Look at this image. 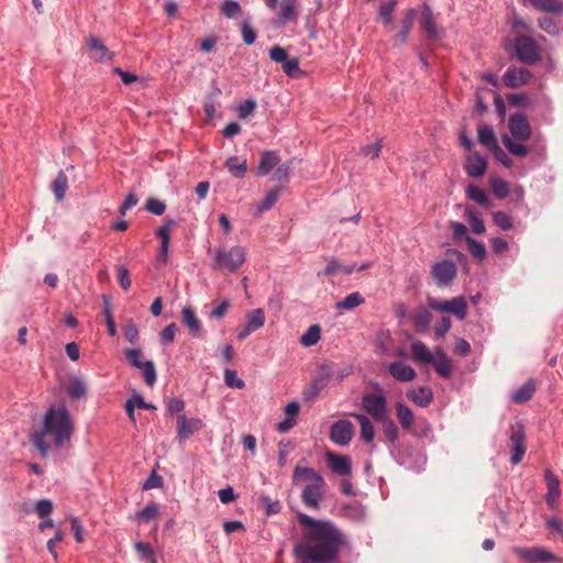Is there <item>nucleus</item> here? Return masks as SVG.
<instances>
[{"label":"nucleus","mask_w":563,"mask_h":563,"mask_svg":"<svg viewBox=\"0 0 563 563\" xmlns=\"http://www.w3.org/2000/svg\"><path fill=\"white\" fill-rule=\"evenodd\" d=\"M353 417L360 422L361 439L365 442H372L375 437V429L372 421L363 413H354Z\"/></svg>","instance_id":"32"},{"label":"nucleus","mask_w":563,"mask_h":563,"mask_svg":"<svg viewBox=\"0 0 563 563\" xmlns=\"http://www.w3.org/2000/svg\"><path fill=\"white\" fill-rule=\"evenodd\" d=\"M526 431L521 423H516L510 428V434L508 439V445L512 451L510 462L516 465L522 461L526 454Z\"/></svg>","instance_id":"9"},{"label":"nucleus","mask_w":563,"mask_h":563,"mask_svg":"<svg viewBox=\"0 0 563 563\" xmlns=\"http://www.w3.org/2000/svg\"><path fill=\"white\" fill-rule=\"evenodd\" d=\"M88 48L91 54L90 57L97 63H107L112 60L113 53L96 36H90L87 41Z\"/></svg>","instance_id":"19"},{"label":"nucleus","mask_w":563,"mask_h":563,"mask_svg":"<svg viewBox=\"0 0 563 563\" xmlns=\"http://www.w3.org/2000/svg\"><path fill=\"white\" fill-rule=\"evenodd\" d=\"M124 339L131 343L136 344L140 339V332L134 321L129 320L122 328Z\"/></svg>","instance_id":"54"},{"label":"nucleus","mask_w":563,"mask_h":563,"mask_svg":"<svg viewBox=\"0 0 563 563\" xmlns=\"http://www.w3.org/2000/svg\"><path fill=\"white\" fill-rule=\"evenodd\" d=\"M529 4L540 12L563 16V0H533Z\"/></svg>","instance_id":"26"},{"label":"nucleus","mask_w":563,"mask_h":563,"mask_svg":"<svg viewBox=\"0 0 563 563\" xmlns=\"http://www.w3.org/2000/svg\"><path fill=\"white\" fill-rule=\"evenodd\" d=\"M466 243L468 251L474 258L483 261L486 257L487 253L483 242L477 241L472 236H466Z\"/></svg>","instance_id":"45"},{"label":"nucleus","mask_w":563,"mask_h":563,"mask_svg":"<svg viewBox=\"0 0 563 563\" xmlns=\"http://www.w3.org/2000/svg\"><path fill=\"white\" fill-rule=\"evenodd\" d=\"M324 485L325 482L318 484H307L301 494L302 504L310 509H319Z\"/></svg>","instance_id":"15"},{"label":"nucleus","mask_w":563,"mask_h":563,"mask_svg":"<svg viewBox=\"0 0 563 563\" xmlns=\"http://www.w3.org/2000/svg\"><path fill=\"white\" fill-rule=\"evenodd\" d=\"M365 299L358 291L349 294L343 300L336 301L334 307L338 310H353L364 303Z\"/></svg>","instance_id":"36"},{"label":"nucleus","mask_w":563,"mask_h":563,"mask_svg":"<svg viewBox=\"0 0 563 563\" xmlns=\"http://www.w3.org/2000/svg\"><path fill=\"white\" fill-rule=\"evenodd\" d=\"M181 321L195 336H199L202 330L200 320L197 318L195 311L190 307L181 309Z\"/></svg>","instance_id":"28"},{"label":"nucleus","mask_w":563,"mask_h":563,"mask_svg":"<svg viewBox=\"0 0 563 563\" xmlns=\"http://www.w3.org/2000/svg\"><path fill=\"white\" fill-rule=\"evenodd\" d=\"M300 538L292 554L299 563H338L341 550L349 544L346 534L331 520L316 519L299 512Z\"/></svg>","instance_id":"1"},{"label":"nucleus","mask_w":563,"mask_h":563,"mask_svg":"<svg viewBox=\"0 0 563 563\" xmlns=\"http://www.w3.org/2000/svg\"><path fill=\"white\" fill-rule=\"evenodd\" d=\"M291 161L278 164L273 173V180L278 183H287L290 176Z\"/></svg>","instance_id":"52"},{"label":"nucleus","mask_w":563,"mask_h":563,"mask_svg":"<svg viewBox=\"0 0 563 563\" xmlns=\"http://www.w3.org/2000/svg\"><path fill=\"white\" fill-rule=\"evenodd\" d=\"M457 274V267L451 260H441L431 267V276L438 287L449 286Z\"/></svg>","instance_id":"8"},{"label":"nucleus","mask_w":563,"mask_h":563,"mask_svg":"<svg viewBox=\"0 0 563 563\" xmlns=\"http://www.w3.org/2000/svg\"><path fill=\"white\" fill-rule=\"evenodd\" d=\"M493 222L501 230H510L514 225L511 217L504 211L494 212Z\"/></svg>","instance_id":"60"},{"label":"nucleus","mask_w":563,"mask_h":563,"mask_svg":"<svg viewBox=\"0 0 563 563\" xmlns=\"http://www.w3.org/2000/svg\"><path fill=\"white\" fill-rule=\"evenodd\" d=\"M280 158L275 151H265L261 154L260 164L257 167L258 176H266L279 164Z\"/></svg>","instance_id":"24"},{"label":"nucleus","mask_w":563,"mask_h":563,"mask_svg":"<svg viewBox=\"0 0 563 563\" xmlns=\"http://www.w3.org/2000/svg\"><path fill=\"white\" fill-rule=\"evenodd\" d=\"M73 431L74 422L67 406L64 402L52 405L44 415L42 428L33 433L31 442L42 456H46L51 450L46 435H52L55 446L60 449L69 442Z\"/></svg>","instance_id":"2"},{"label":"nucleus","mask_w":563,"mask_h":563,"mask_svg":"<svg viewBox=\"0 0 563 563\" xmlns=\"http://www.w3.org/2000/svg\"><path fill=\"white\" fill-rule=\"evenodd\" d=\"M487 168V162L484 156L478 153L470 155L466 158V163L464 165L465 173L468 177L479 178L485 174Z\"/></svg>","instance_id":"21"},{"label":"nucleus","mask_w":563,"mask_h":563,"mask_svg":"<svg viewBox=\"0 0 563 563\" xmlns=\"http://www.w3.org/2000/svg\"><path fill=\"white\" fill-rule=\"evenodd\" d=\"M225 168L229 173L238 179H241L245 176L247 172V163L246 159H241L240 157L233 155L229 156L224 162Z\"/></svg>","instance_id":"29"},{"label":"nucleus","mask_w":563,"mask_h":563,"mask_svg":"<svg viewBox=\"0 0 563 563\" xmlns=\"http://www.w3.org/2000/svg\"><path fill=\"white\" fill-rule=\"evenodd\" d=\"M411 352L417 361H420L424 364L434 363V357L432 353L430 352L428 346L421 341H416L411 344Z\"/></svg>","instance_id":"33"},{"label":"nucleus","mask_w":563,"mask_h":563,"mask_svg":"<svg viewBox=\"0 0 563 563\" xmlns=\"http://www.w3.org/2000/svg\"><path fill=\"white\" fill-rule=\"evenodd\" d=\"M437 353L440 355V358L437 363H433L434 368L440 376L448 378L452 373L451 361L440 349L437 350Z\"/></svg>","instance_id":"44"},{"label":"nucleus","mask_w":563,"mask_h":563,"mask_svg":"<svg viewBox=\"0 0 563 563\" xmlns=\"http://www.w3.org/2000/svg\"><path fill=\"white\" fill-rule=\"evenodd\" d=\"M142 372L144 383L152 387L157 380V372L152 361H144L142 367L139 368Z\"/></svg>","instance_id":"46"},{"label":"nucleus","mask_w":563,"mask_h":563,"mask_svg":"<svg viewBox=\"0 0 563 563\" xmlns=\"http://www.w3.org/2000/svg\"><path fill=\"white\" fill-rule=\"evenodd\" d=\"M245 250L242 246H232L229 250L219 247L214 253L212 268L234 273L245 262Z\"/></svg>","instance_id":"3"},{"label":"nucleus","mask_w":563,"mask_h":563,"mask_svg":"<svg viewBox=\"0 0 563 563\" xmlns=\"http://www.w3.org/2000/svg\"><path fill=\"white\" fill-rule=\"evenodd\" d=\"M388 373L398 382L407 383L411 382L416 378L417 373L416 371L410 366L402 362H391L388 365Z\"/></svg>","instance_id":"22"},{"label":"nucleus","mask_w":563,"mask_h":563,"mask_svg":"<svg viewBox=\"0 0 563 563\" xmlns=\"http://www.w3.org/2000/svg\"><path fill=\"white\" fill-rule=\"evenodd\" d=\"M51 188L57 201H62L65 198L68 189V178L63 170L58 172L52 181Z\"/></svg>","instance_id":"31"},{"label":"nucleus","mask_w":563,"mask_h":563,"mask_svg":"<svg viewBox=\"0 0 563 563\" xmlns=\"http://www.w3.org/2000/svg\"><path fill=\"white\" fill-rule=\"evenodd\" d=\"M420 24L429 40L438 41L442 37V31L439 29L433 16V12L429 5L423 7Z\"/></svg>","instance_id":"16"},{"label":"nucleus","mask_w":563,"mask_h":563,"mask_svg":"<svg viewBox=\"0 0 563 563\" xmlns=\"http://www.w3.org/2000/svg\"><path fill=\"white\" fill-rule=\"evenodd\" d=\"M382 421H383L384 434H385L386 439L389 441V443L391 445H395V443L398 440V434H399L397 424L395 423L394 420L389 419L387 416Z\"/></svg>","instance_id":"51"},{"label":"nucleus","mask_w":563,"mask_h":563,"mask_svg":"<svg viewBox=\"0 0 563 563\" xmlns=\"http://www.w3.org/2000/svg\"><path fill=\"white\" fill-rule=\"evenodd\" d=\"M514 52L515 57L526 65H534L541 57L537 42L527 35H518L515 38Z\"/></svg>","instance_id":"5"},{"label":"nucleus","mask_w":563,"mask_h":563,"mask_svg":"<svg viewBox=\"0 0 563 563\" xmlns=\"http://www.w3.org/2000/svg\"><path fill=\"white\" fill-rule=\"evenodd\" d=\"M242 8L236 0H223L220 12L228 19H235L240 15Z\"/></svg>","instance_id":"43"},{"label":"nucleus","mask_w":563,"mask_h":563,"mask_svg":"<svg viewBox=\"0 0 563 563\" xmlns=\"http://www.w3.org/2000/svg\"><path fill=\"white\" fill-rule=\"evenodd\" d=\"M298 0H265V4L273 11H276V16L273 20L274 27H282L288 23L298 20L299 12L297 10Z\"/></svg>","instance_id":"4"},{"label":"nucleus","mask_w":563,"mask_h":563,"mask_svg":"<svg viewBox=\"0 0 563 563\" xmlns=\"http://www.w3.org/2000/svg\"><path fill=\"white\" fill-rule=\"evenodd\" d=\"M145 209L152 214L162 216L166 210V205L156 198H148L145 203Z\"/></svg>","instance_id":"62"},{"label":"nucleus","mask_w":563,"mask_h":563,"mask_svg":"<svg viewBox=\"0 0 563 563\" xmlns=\"http://www.w3.org/2000/svg\"><path fill=\"white\" fill-rule=\"evenodd\" d=\"M398 0H387L379 7V16L385 25H389L393 21V13L396 9Z\"/></svg>","instance_id":"50"},{"label":"nucleus","mask_w":563,"mask_h":563,"mask_svg":"<svg viewBox=\"0 0 563 563\" xmlns=\"http://www.w3.org/2000/svg\"><path fill=\"white\" fill-rule=\"evenodd\" d=\"M503 143L505 145V147L510 152V154H512L514 156H517V157H525L527 154H528V147L526 145H523L521 142L520 143H517L515 141H512L509 136H504L503 137Z\"/></svg>","instance_id":"48"},{"label":"nucleus","mask_w":563,"mask_h":563,"mask_svg":"<svg viewBox=\"0 0 563 563\" xmlns=\"http://www.w3.org/2000/svg\"><path fill=\"white\" fill-rule=\"evenodd\" d=\"M354 434V427L350 420L340 419L334 421L329 430L330 440L339 445L346 446L352 441Z\"/></svg>","instance_id":"11"},{"label":"nucleus","mask_w":563,"mask_h":563,"mask_svg":"<svg viewBox=\"0 0 563 563\" xmlns=\"http://www.w3.org/2000/svg\"><path fill=\"white\" fill-rule=\"evenodd\" d=\"M301 482H307V484H318L324 483V478L320 473L311 467L296 465L292 473V483L294 485H298Z\"/></svg>","instance_id":"20"},{"label":"nucleus","mask_w":563,"mask_h":563,"mask_svg":"<svg viewBox=\"0 0 563 563\" xmlns=\"http://www.w3.org/2000/svg\"><path fill=\"white\" fill-rule=\"evenodd\" d=\"M334 372L329 363L319 364L310 386L303 391L305 400H312L329 385Z\"/></svg>","instance_id":"6"},{"label":"nucleus","mask_w":563,"mask_h":563,"mask_svg":"<svg viewBox=\"0 0 563 563\" xmlns=\"http://www.w3.org/2000/svg\"><path fill=\"white\" fill-rule=\"evenodd\" d=\"M245 318V327L247 328V331L255 332L256 330L261 329L265 323V314L263 309L261 308L251 310L250 312L246 313Z\"/></svg>","instance_id":"34"},{"label":"nucleus","mask_w":563,"mask_h":563,"mask_svg":"<svg viewBox=\"0 0 563 563\" xmlns=\"http://www.w3.org/2000/svg\"><path fill=\"white\" fill-rule=\"evenodd\" d=\"M282 68L284 73L291 78H296L301 74L298 57H288L282 65Z\"/></svg>","instance_id":"58"},{"label":"nucleus","mask_w":563,"mask_h":563,"mask_svg":"<svg viewBox=\"0 0 563 563\" xmlns=\"http://www.w3.org/2000/svg\"><path fill=\"white\" fill-rule=\"evenodd\" d=\"M411 319L417 331H426L432 320V314L427 309H422L416 312Z\"/></svg>","instance_id":"47"},{"label":"nucleus","mask_w":563,"mask_h":563,"mask_svg":"<svg viewBox=\"0 0 563 563\" xmlns=\"http://www.w3.org/2000/svg\"><path fill=\"white\" fill-rule=\"evenodd\" d=\"M536 385L533 380H528L519 388L515 389L510 394V399L515 404H523L530 400L534 394Z\"/></svg>","instance_id":"30"},{"label":"nucleus","mask_w":563,"mask_h":563,"mask_svg":"<svg viewBox=\"0 0 563 563\" xmlns=\"http://www.w3.org/2000/svg\"><path fill=\"white\" fill-rule=\"evenodd\" d=\"M87 393V386L79 377H73L68 387V396L70 399L76 400L84 397Z\"/></svg>","instance_id":"41"},{"label":"nucleus","mask_w":563,"mask_h":563,"mask_svg":"<svg viewBox=\"0 0 563 563\" xmlns=\"http://www.w3.org/2000/svg\"><path fill=\"white\" fill-rule=\"evenodd\" d=\"M477 135L478 142L489 150L495 148L498 145L495 133L490 126L485 125L479 128Z\"/></svg>","instance_id":"37"},{"label":"nucleus","mask_w":563,"mask_h":563,"mask_svg":"<svg viewBox=\"0 0 563 563\" xmlns=\"http://www.w3.org/2000/svg\"><path fill=\"white\" fill-rule=\"evenodd\" d=\"M450 312L453 313L457 320L462 321L466 318L467 314V305L464 297L459 296L454 297L450 300Z\"/></svg>","instance_id":"40"},{"label":"nucleus","mask_w":563,"mask_h":563,"mask_svg":"<svg viewBox=\"0 0 563 563\" xmlns=\"http://www.w3.org/2000/svg\"><path fill=\"white\" fill-rule=\"evenodd\" d=\"M378 394H364L362 397L363 409L375 420H384L387 416V400L379 385H376Z\"/></svg>","instance_id":"7"},{"label":"nucleus","mask_w":563,"mask_h":563,"mask_svg":"<svg viewBox=\"0 0 563 563\" xmlns=\"http://www.w3.org/2000/svg\"><path fill=\"white\" fill-rule=\"evenodd\" d=\"M158 515V506L155 503L147 504L144 508L136 512V518L140 521L148 522Z\"/></svg>","instance_id":"55"},{"label":"nucleus","mask_w":563,"mask_h":563,"mask_svg":"<svg viewBox=\"0 0 563 563\" xmlns=\"http://www.w3.org/2000/svg\"><path fill=\"white\" fill-rule=\"evenodd\" d=\"M268 55H269V58L275 62V63H279V64H284L286 62V59L289 57L288 56V53L287 51L279 46V45H274L269 52H268Z\"/></svg>","instance_id":"64"},{"label":"nucleus","mask_w":563,"mask_h":563,"mask_svg":"<svg viewBox=\"0 0 563 563\" xmlns=\"http://www.w3.org/2000/svg\"><path fill=\"white\" fill-rule=\"evenodd\" d=\"M134 548L142 559H148L152 563H157L154 550L150 543L137 541Z\"/></svg>","instance_id":"59"},{"label":"nucleus","mask_w":563,"mask_h":563,"mask_svg":"<svg viewBox=\"0 0 563 563\" xmlns=\"http://www.w3.org/2000/svg\"><path fill=\"white\" fill-rule=\"evenodd\" d=\"M124 355L129 363L137 369L144 364V361H141L142 351L139 347L124 350Z\"/></svg>","instance_id":"61"},{"label":"nucleus","mask_w":563,"mask_h":563,"mask_svg":"<svg viewBox=\"0 0 563 563\" xmlns=\"http://www.w3.org/2000/svg\"><path fill=\"white\" fill-rule=\"evenodd\" d=\"M321 335V328L318 324H312L308 328V330L301 335L300 343L306 346H313L316 345Z\"/></svg>","instance_id":"38"},{"label":"nucleus","mask_w":563,"mask_h":563,"mask_svg":"<svg viewBox=\"0 0 563 563\" xmlns=\"http://www.w3.org/2000/svg\"><path fill=\"white\" fill-rule=\"evenodd\" d=\"M544 479L548 488L545 501L547 505L553 509L556 507L558 499L561 496L560 481L550 468L545 470Z\"/></svg>","instance_id":"18"},{"label":"nucleus","mask_w":563,"mask_h":563,"mask_svg":"<svg viewBox=\"0 0 563 563\" xmlns=\"http://www.w3.org/2000/svg\"><path fill=\"white\" fill-rule=\"evenodd\" d=\"M137 407L140 409H156L155 405L151 402H146L143 396L139 393H134L125 402V411L131 421L135 423L136 419L134 416V408Z\"/></svg>","instance_id":"27"},{"label":"nucleus","mask_w":563,"mask_h":563,"mask_svg":"<svg viewBox=\"0 0 563 563\" xmlns=\"http://www.w3.org/2000/svg\"><path fill=\"white\" fill-rule=\"evenodd\" d=\"M512 551L528 563H549L558 562L560 558L542 547L522 548L515 547Z\"/></svg>","instance_id":"10"},{"label":"nucleus","mask_w":563,"mask_h":563,"mask_svg":"<svg viewBox=\"0 0 563 563\" xmlns=\"http://www.w3.org/2000/svg\"><path fill=\"white\" fill-rule=\"evenodd\" d=\"M407 398L421 408L428 407L433 400V391L430 387L421 386L407 393Z\"/></svg>","instance_id":"23"},{"label":"nucleus","mask_w":563,"mask_h":563,"mask_svg":"<svg viewBox=\"0 0 563 563\" xmlns=\"http://www.w3.org/2000/svg\"><path fill=\"white\" fill-rule=\"evenodd\" d=\"M396 416L402 429L409 430L413 423V412L405 404L398 402L396 405Z\"/></svg>","instance_id":"35"},{"label":"nucleus","mask_w":563,"mask_h":563,"mask_svg":"<svg viewBox=\"0 0 563 563\" xmlns=\"http://www.w3.org/2000/svg\"><path fill=\"white\" fill-rule=\"evenodd\" d=\"M466 216L471 224L472 231L475 234H482L485 232V224L481 217V213L474 208L466 209Z\"/></svg>","instance_id":"39"},{"label":"nucleus","mask_w":563,"mask_h":563,"mask_svg":"<svg viewBox=\"0 0 563 563\" xmlns=\"http://www.w3.org/2000/svg\"><path fill=\"white\" fill-rule=\"evenodd\" d=\"M243 43L245 45H252L256 41V32L250 24L249 20H243L240 24Z\"/></svg>","instance_id":"56"},{"label":"nucleus","mask_w":563,"mask_h":563,"mask_svg":"<svg viewBox=\"0 0 563 563\" xmlns=\"http://www.w3.org/2000/svg\"><path fill=\"white\" fill-rule=\"evenodd\" d=\"M466 195L468 199L473 200L474 202L481 206L488 205V198L486 192L478 186L468 185L466 189Z\"/></svg>","instance_id":"49"},{"label":"nucleus","mask_w":563,"mask_h":563,"mask_svg":"<svg viewBox=\"0 0 563 563\" xmlns=\"http://www.w3.org/2000/svg\"><path fill=\"white\" fill-rule=\"evenodd\" d=\"M532 74L527 68L508 67L503 76L506 87L515 89L525 86L531 79Z\"/></svg>","instance_id":"13"},{"label":"nucleus","mask_w":563,"mask_h":563,"mask_svg":"<svg viewBox=\"0 0 563 563\" xmlns=\"http://www.w3.org/2000/svg\"><path fill=\"white\" fill-rule=\"evenodd\" d=\"M508 126L512 137L518 142H526L531 136L530 124L522 113L511 114Z\"/></svg>","instance_id":"12"},{"label":"nucleus","mask_w":563,"mask_h":563,"mask_svg":"<svg viewBox=\"0 0 563 563\" xmlns=\"http://www.w3.org/2000/svg\"><path fill=\"white\" fill-rule=\"evenodd\" d=\"M539 27L549 35H559L563 27L551 16H541L538 19Z\"/></svg>","instance_id":"42"},{"label":"nucleus","mask_w":563,"mask_h":563,"mask_svg":"<svg viewBox=\"0 0 563 563\" xmlns=\"http://www.w3.org/2000/svg\"><path fill=\"white\" fill-rule=\"evenodd\" d=\"M177 330L178 329H177L176 323L167 324L159 333L161 343L163 345H167V344L172 343L175 340Z\"/></svg>","instance_id":"63"},{"label":"nucleus","mask_w":563,"mask_h":563,"mask_svg":"<svg viewBox=\"0 0 563 563\" xmlns=\"http://www.w3.org/2000/svg\"><path fill=\"white\" fill-rule=\"evenodd\" d=\"M280 189H273L266 194V196L261 200L257 206V212H264L274 207L276 203Z\"/></svg>","instance_id":"53"},{"label":"nucleus","mask_w":563,"mask_h":563,"mask_svg":"<svg viewBox=\"0 0 563 563\" xmlns=\"http://www.w3.org/2000/svg\"><path fill=\"white\" fill-rule=\"evenodd\" d=\"M224 383L230 388L242 389L245 387V383L238 376V373L233 369H224Z\"/></svg>","instance_id":"57"},{"label":"nucleus","mask_w":563,"mask_h":563,"mask_svg":"<svg viewBox=\"0 0 563 563\" xmlns=\"http://www.w3.org/2000/svg\"><path fill=\"white\" fill-rule=\"evenodd\" d=\"M416 15L417 11L413 8H410L406 11L404 18L401 19V30L397 34L395 43L396 46H401L407 42L408 35L413 26Z\"/></svg>","instance_id":"25"},{"label":"nucleus","mask_w":563,"mask_h":563,"mask_svg":"<svg viewBox=\"0 0 563 563\" xmlns=\"http://www.w3.org/2000/svg\"><path fill=\"white\" fill-rule=\"evenodd\" d=\"M203 427V422L199 418H187L180 415L177 418V439L181 442L187 440L195 432Z\"/></svg>","instance_id":"14"},{"label":"nucleus","mask_w":563,"mask_h":563,"mask_svg":"<svg viewBox=\"0 0 563 563\" xmlns=\"http://www.w3.org/2000/svg\"><path fill=\"white\" fill-rule=\"evenodd\" d=\"M325 456L332 472L341 476H350L352 474V463L349 456L331 452H328Z\"/></svg>","instance_id":"17"}]
</instances>
